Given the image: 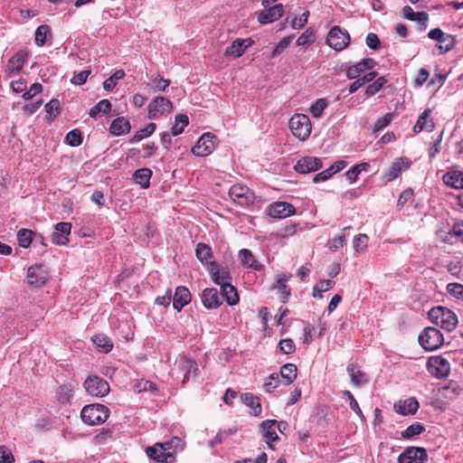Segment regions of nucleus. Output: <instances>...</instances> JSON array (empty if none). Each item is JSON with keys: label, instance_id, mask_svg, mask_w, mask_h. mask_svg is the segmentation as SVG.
<instances>
[{"label": "nucleus", "instance_id": "1", "mask_svg": "<svg viewBox=\"0 0 463 463\" xmlns=\"http://www.w3.org/2000/svg\"><path fill=\"white\" fill-rule=\"evenodd\" d=\"M429 318L432 323L449 332L454 330L458 325L456 314L449 308L442 306L432 307L429 311Z\"/></svg>", "mask_w": 463, "mask_h": 463}, {"label": "nucleus", "instance_id": "2", "mask_svg": "<svg viewBox=\"0 0 463 463\" xmlns=\"http://www.w3.org/2000/svg\"><path fill=\"white\" fill-rule=\"evenodd\" d=\"M81 420L89 425H97L106 421L109 409L102 404H90L83 407L80 412Z\"/></svg>", "mask_w": 463, "mask_h": 463}, {"label": "nucleus", "instance_id": "3", "mask_svg": "<svg viewBox=\"0 0 463 463\" xmlns=\"http://www.w3.org/2000/svg\"><path fill=\"white\" fill-rule=\"evenodd\" d=\"M443 335L436 327H426L419 335L420 345L427 351L438 349L443 344Z\"/></svg>", "mask_w": 463, "mask_h": 463}, {"label": "nucleus", "instance_id": "4", "mask_svg": "<svg viewBox=\"0 0 463 463\" xmlns=\"http://www.w3.org/2000/svg\"><path fill=\"white\" fill-rule=\"evenodd\" d=\"M289 128L292 134L300 140H306L311 133L309 118L304 114H295L289 119Z\"/></svg>", "mask_w": 463, "mask_h": 463}, {"label": "nucleus", "instance_id": "5", "mask_svg": "<svg viewBox=\"0 0 463 463\" xmlns=\"http://www.w3.org/2000/svg\"><path fill=\"white\" fill-rule=\"evenodd\" d=\"M229 196L233 203L242 207L252 204L256 198L254 193L241 184L232 185L229 190Z\"/></svg>", "mask_w": 463, "mask_h": 463}, {"label": "nucleus", "instance_id": "6", "mask_svg": "<svg viewBox=\"0 0 463 463\" xmlns=\"http://www.w3.org/2000/svg\"><path fill=\"white\" fill-rule=\"evenodd\" d=\"M197 370V364L194 361L185 356H182L175 361L171 373L176 378H179V375L183 373L182 383H185L189 381L191 374L195 375Z\"/></svg>", "mask_w": 463, "mask_h": 463}, {"label": "nucleus", "instance_id": "7", "mask_svg": "<svg viewBox=\"0 0 463 463\" xmlns=\"http://www.w3.org/2000/svg\"><path fill=\"white\" fill-rule=\"evenodd\" d=\"M84 388L89 394L95 397H104L109 392L108 382L97 375L89 376L84 382Z\"/></svg>", "mask_w": 463, "mask_h": 463}, {"label": "nucleus", "instance_id": "8", "mask_svg": "<svg viewBox=\"0 0 463 463\" xmlns=\"http://www.w3.org/2000/svg\"><path fill=\"white\" fill-rule=\"evenodd\" d=\"M326 43L334 50L342 51L349 44L350 35L339 26H334L328 33Z\"/></svg>", "mask_w": 463, "mask_h": 463}, {"label": "nucleus", "instance_id": "9", "mask_svg": "<svg viewBox=\"0 0 463 463\" xmlns=\"http://www.w3.org/2000/svg\"><path fill=\"white\" fill-rule=\"evenodd\" d=\"M146 452L149 458L162 463H172L175 454V450L169 451V447L164 446V443H156L153 447H148Z\"/></svg>", "mask_w": 463, "mask_h": 463}, {"label": "nucleus", "instance_id": "10", "mask_svg": "<svg viewBox=\"0 0 463 463\" xmlns=\"http://www.w3.org/2000/svg\"><path fill=\"white\" fill-rule=\"evenodd\" d=\"M427 460L426 449L419 447L407 448L398 458V463H426Z\"/></svg>", "mask_w": 463, "mask_h": 463}, {"label": "nucleus", "instance_id": "11", "mask_svg": "<svg viewBox=\"0 0 463 463\" xmlns=\"http://www.w3.org/2000/svg\"><path fill=\"white\" fill-rule=\"evenodd\" d=\"M284 14V6L281 4H276L264 7V10L257 12V20L261 24H269L279 20Z\"/></svg>", "mask_w": 463, "mask_h": 463}, {"label": "nucleus", "instance_id": "12", "mask_svg": "<svg viewBox=\"0 0 463 463\" xmlns=\"http://www.w3.org/2000/svg\"><path fill=\"white\" fill-rule=\"evenodd\" d=\"M428 371L437 378H443L449 375L450 371L449 363L441 356L430 357L427 363Z\"/></svg>", "mask_w": 463, "mask_h": 463}, {"label": "nucleus", "instance_id": "13", "mask_svg": "<svg viewBox=\"0 0 463 463\" xmlns=\"http://www.w3.org/2000/svg\"><path fill=\"white\" fill-rule=\"evenodd\" d=\"M214 136L211 133L203 134L197 141L196 145L192 148V152L197 156H206L214 149Z\"/></svg>", "mask_w": 463, "mask_h": 463}, {"label": "nucleus", "instance_id": "14", "mask_svg": "<svg viewBox=\"0 0 463 463\" xmlns=\"http://www.w3.org/2000/svg\"><path fill=\"white\" fill-rule=\"evenodd\" d=\"M268 214L272 218L283 219L295 213V207L286 202H276L268 207Z\"/></svg>", "mask_w": 463, "mask_h": 463}, {"label": "nucleus", "instance_id": "15", "mask_svg": "<svg viewBox=\"0 0 463 463\" xmlns=\"http://www.w3.org/2000/svg\"><path fill=\"white\" fill-rule=\"evenodd\" d=\"M172 102L165 97H156L148 106L150 118H156L165 112L172 110Z\"/></svg>", "mask_w": 463, "mask_h": 463}, {"label": "nucleus", "instance_id": "16", "mask_svg": "<svg viewBox=\"0 0 463 463\" xmlns=\"http://www.w3.org/2000/svg\"><path fill=\"white\" fill-rule=\"evenodd\" d=\"M47 272L43 265H34L27 270V281L30 286L42 287L47 280Z\"/></svg>", "mask_w": 463, "mask_h": 463}, {"label": "nucleus", "instance_id": "17", "mask_svg": "<svg viewBox=\"0 0 463 463\" xmlns=\"http://www.w3.org/2000/svg\"><path fill=\"white\" fill-rule=\"evenodd\" d=\"M321 159L313 156L300 158L294 166V169L300 174H307L317 171L322 167Z\"/></svg>", "mask_w": 463, "mask_h": 463}, {"label": "nucleus", "instance_id": "18", "mask_svg": "<svg viewBox=\"0 0 463 463\" xmlns=\"http://www.w3.org/2000/svg\"><path fill=\"white\" fill-rule=\"evenodd\" d=\"M71 224L70 222H58L55 231L52 234V241L56 245H66L69 241L68 235L71 233Z\"/></svg>", "mask_w": 463, "mask_h": 463}, {"label": "nucleus", "instance_id": "19", "mask_svg": "<svg viewBox=\"0 0 463 463\" xmlns=\"http://www.w3.org/2000/svg\"><path fill=\"white\" fill-rule=\"evenodd\" d=\"M428 36L431 40H435L439 43H443V41H448L446 45H439V48L442 50L444 52L450 51L455 43V37L451 34H445L439 28L432 29L429 32Z\"/></svg>", "mask_w": 463, "mask_h": 463}, {"label": "nucleus", "instance_id": "20", "mask_svg": "<svg viewBox=\"0 0 463 463\" xmlns=\"http://www.w3.org/2000/svg\"><path fill=\"white\" fill-rule=\"evenodd\" d=\"M208 272L213 281L220 287L232 281L229 271L224 269H220L216 263H211V267L208 268Z\"/></svg>", "mask_w": 463, "mask_h": 463}, {"label": "nucleus", "instance_id": "21", "mask_svg": "<svg viewBox=\"0 0 463 463\" xmlns=\"http://www.w3.org/2000/svg\"><path fill=\"white\" fill-rule=\"evenodd\" d=\"M195 255L199 261L207 269L211 267V263H216L213 260L212 248L203 242H199L196 245Z\"/></svg>", "mask_w": 463, "mask_h": 463}, {"label": "nucleus", "instance_id": "22", "mask_svg": "<svg viewBox=\"0 0 463 463\" xmlns=\"http://www.w3.org/2000/svg\"><path fill=\"white\" fill-rule=\"evenodd\" d=\"M277 420H267L261 422L260 429L263 437L267 439V443L270 449H274L271 442L279 439V436L276 432Z\"/></svg>", "mask_w": 463, "mask_h": 463}, {"label": "nucleus", "instance_id": "23", "mask_svg": "<svg viewBox=\"0 0 463 463\" xmlns=\"http://www.w3.org/2000/svg\"><path fill=\"white\" fill-rule=\"evenodd\" d=\"M191 301V294L185 287H177L173 297V307L176 311L181 309Z\"/></svg>", "mask_w": 463, "mask_h": 463}, {"label": "nucleus", "instance_id": "24", "mask_svg": "<svg viewBox=\"0 0 463 463\" xmlns=\"http://www.w3.org/2000/svg\"><path fill=\"white\" fill-rule=\"evenodd\" d=\"M419 409V402L414 398L399 401L394 404V411L402 415L414 414Z\"/></svg>", "mask_w": 463, "mask_h": 463}, {"label": "nucleus", "instance_id": "25", "mask_svg": "<svg viewBox=\"0 0 463 463\" xmlns=\"http://www.w3.org/2000/svg\"><path fill=\"white\" fill-rule=\"evenodd\" d=\"M202 302L206 308H217L222 304L216 288H205L202 294Z\"/></svg>", "mask_w": 463, "mask_h": 463}, {"label": "nucleus", "instance_id": "26", "mask_svg": "<svg viewBox=\"0 0 463 463\" xmlns=\"http://www.w3.org/2000/svg\"><path fill=\"white\" fill-rule=\"evenodd\" d=\"M346 166V162L344 160H339L334 163L327 169L318 173L313 178L314 183L325 182L329 179L333 175L340 172Z\"/></svg>", "mask_w": 463, "mask_h": 463}, {"label": "nucleus", "instance_id": "27", "mask_svg": "<svg viewBox=\"0 0 463 463\" xmlns=\"http://www.w3.org/2000/svg\"><path fill=\"white\" fill-rule=\"evenodd\" d=\"M402 166H404V168H409L410 162L407 159L404 160L403 158L395 160L390 168L384 173L383 177L385 182H391L398 177L402 170Z\"/></svg>", "mask_w": 463, "mask_h": 463}, {"label": "nucleus", "instance_id": "28", "mask_svg": "<svg viewBox=\"0 0 463 463\" xmlns=\"http://www.w3.org/2000/svg\"><path fill=\"white\" fill-rule=\"evenodd\" d=\"M430 109H425L418 118V120L413 127V130L416 133H419L422 130L431 131L434 128V123L432 119H430Z\"/></svg>", "mask_w": 463, "mask_h": 463}, {"label": "nucleus", "instance_id": "29", "mask_svg": "<svg viewBox=\"0 0 463 463\" xmlns=\"http://www.w3.org/2000/svg\"><path fill=\"white\" fill-rule=\"evenodd\" d=\"M346 370L354 385L362 386L368 382L366 373L355 364H349Z\"/></svg>", "mask_w": 463, "mask_h": 463}, {"label": "nucleus", "instance_id": "30", "mask_svg": "<svg viewBox=\"0 0 463 463\" xmlns=\"http://www.w3.org/2000/svg\"><path fill=\"white\" fill-rule=\"evenodd\" d=\"M443 182L455 189H463V172L450 171L443 175Z\"/></svg>", "mask_w": 463, "mask_h": 463}, {"label": "nucleus", "instance_id": "31", "mask_svg": "<svg viewBox=\"0 0 463 463\" xmlns=\"http://www.w3.org/2000/svg\"><path fill=\"white\" fill-rule=\"evenodd\" d=\"M239 257L241 259V264L247 268H251L255 270H261L263 269V265L255 260L250 250H241L239 252Z\"/></svg>", "mask_w": 463, "mask_h": 463}, {"label": "nucleus", "instance_id": "32", "mask_svg": "<svg viewBox=\"0 0 463 463\" xmlns=\"http://www.w3.org/2000/svg\"><path fill=\"white\" fill-rule=\"evenodd\" d=\"M221 295L230 306H234L239 302L237 290L231 282L221 287Z\"/></svg>", "mask_w": 463, "mask_h": 463}, {"label": "nucleus", "instance_id": "33", "mask_svg": "<svg viewBox=\"0 0 463 463\" xmlns=\"http://www.w3.org/2000/svg\"><path fill=\"white\" fill-rule=\"evenodd\" d=\"M130 128L131 126L128 120L124 118H117L112 121L109 127V131L114 136H120L124 133L129 132Z\"/></svg>", "mask_w": 463, "mask_h": 463}, {"label": "nucleus", "instance_id": "34", "mask_svg": "<svg viewBox=\"0 0 463 463\" xmlns=\"http://www.w3.org/2000/svg\"><path fill=\"white\" fill-rule=\"evenodd\" d=\"M151 176L152 171L149 168L137 169L133 174L135 183L140 184L142 188L149 187Z\"/></svg>", "mask_w": 463, "mask_h": 463}, {"label": "nucleus", "instance_id": "35", "mask_svg": "<svg viewBox=\"0 0 463 463\" xmlns=\"http://www.w3.org/2000/svg\"><path fill=\"white\" fill-rule=\"evenodd\" d=\"M241 398L243 403L252 410L251 413L254 416H258L261 413L260 401L257 396L251 393H244Z\"/></svg>", "mask_w": 463, "mask_h": 463}, {"label": "nucleus", "instance_id": "36", "mask_svg": "<svg viewBox=\"0 0 463 463\" xmlns=\"http://www.w3.org/2000/svg\"><path fill=\"white\" fill-rule=\"evenodd\" d=\"M245 40L237 39L225 50V56L240 57L245 52L247 45Z\"/></svg>", "mask_w": 463, "mask_h": 463}, {"label": "nucleus", "instance_id": "37", "mask_svg": "<svg viewBox=\"0 0 463 463\" xmlns=\"http://www.w3.org/2000/svg\"><path fill=\"white\" fill-rule=\"evenodd\" d=\"M289 276L283 274L279 276L277 280V285L274 288L279 289V297L283 303H286L288 297L290 296V288L286 285Z\"/></svg>", "mask_w": 463, "mask_h": 463}, {"label": "nucleus", "instance_id": "38", "mask_svg": "<svg viewBox=\"0 0 463 463\" xmlns=\"http://www.w3.org/2000/svg\"><path fill=\"white\" fill-rule=\"evenodd\" d=\"M280 375L288 385L297 378V366L293 364H286L280 368Z\"/></svg>", "mask_w": 463, "mask_h": 463}, {"label": "nucleus", "instance_id": "39", "mask_svg": "<svg viewBox=\"0 0 463 463\" xmlns=\"http://www.w3.org/2000/svg\"><path fill=\"white\" fill-rule=\"evenodd\" d=\"M74 387L71 383L61 385L56 392L57 399L61 403H67L71 401L73 396Z\"/></svg>", "mask_w": 463, "mask_h": 463}, {"label": "nucleus", "instance_id": "40", "mask_svg": "<svg viewBox=\"0 0 463 463\" xmlns=\"http://www.w3.org/2000/svg\"><path fill=\"white\" fill-rule=\"evenodd\" d=\"M369 167L370 165L365 162L357 164L345 173V176L350 183H354L356 181L358 175L362 172H367Z\"/></svg>", "mask_w": 463, "mask_h": 463}, {"label": "nucleus", "instance_id": "41", "mask_svg": "<svg viewBox=\"0 0 463 463\" xmlns=\"http://www.w3.org/2000/svg\"><path fill=\"white\" fill-rule=\"evenodd\" d=\"M24 63V54L23 52H17L14 54L7 63V71L9 72H19Z\"/></svg>", "mask_w": 463, "mask_h": 463}, {"label": "nucleus", "instance_id": "42", "mask_svg": "<svg viewBox=\"0 0 463 463\" xmlns=\"http://www.w3.org/2000/svg\"><path fill=\"white\" fill-rule=\"evenodd\" d=\"M111 109V103L109 99H102L90 109V118H96L99 114H108Z\"/></svg>", "mask_w": 463, "mask_h": 463}, {"label": "nucleus", "instance_id": "43", "mask_svg": "<svg viewBox=\"0 0 463 463\" xmlns=\"http://www.w3.org/2000/svg\"><path fill=\"white\" fill-rule=\"evenodd\" d=\"M188 117L184 114H179L175 117V123L171 128L172 136L175 137L183 133L184 128L188 125Z\"/></svg>", "mask_w": 463, "mask_h": 463}, {"label": "nucleus", "instance_id": "44", "mask_svg": "<svg viewBox=\"0 0 463 463\" xmlns=\"http://www.w3.org/2000/svg\"><path fill=\"white\" fill-rule=\"evenodd\" d=\"M92 341L99 349V351L103 353H109L113 347L110 339L103 335H97L93 336Z\"/></svg>", "mask_w": 463, "mask_h": 463}, {"label": "nucleus", "instance_id": "45", "mask_svg": "<svg viewBox=\"0 0 463 463\" xmlns=\"http://www.w3.org/2000/svg\"><path fill=\"white\" fill-rule=\"evenodd\" d=\"M156 124L155 123H149L146 128L139 129L136 132V134L130 138V143H137L144 139L145 137H147L151 136L155 130H156Z\"/></svg>", "mask_w": 463, "mask_h": 463}, {"label": "nucleus", "instance_id": "46", "mask_svg": "<svg viewBox=\"0 0 463 463\" xmlns=\"http://www.w3.org/2000/svg\"><path fill=\"white\" fill-rule=\"evenodd\" d=\"M124 77L125 71L123 70H118L113 75H111L103 82V88L106 90H113L117 86L118 80H122Z\"/></svg>", "mask_w": 463, "mask_h": 463}, {"label": "nucleus", "instance_id": "47", "mask_svg": "<svg viewBox=\"0 0 463 463\" xmlns=\"http://www.w3.org/2000/svg\"><path fill=\"white\" fill-rule=\"evenodd\" d=\"M315 32L312 27H308L297 40L299 46H309L315 42Z\"/></svg>", "mask_w": 463, "mask_h": 463}, {"label": "nucleus", "instance_id": "48", "mask_svg": "<svg viewBox=\"0 0 463 463\" xmlns=\"http://www.w3.org/2000/svg\"><path fill=\"white\" fill-rule=\"evenodd\" d=\"M425 430V428L420 422H415L410 425L405 430L402 432V438L411 439L416 435H420Z\"/></svg>", "mask_w": 463, "mask_h": 463}, {"label": "nucleus", "instance_id": "49", "mask_svg": "<svg viewBox=\"0 0 463 463\" xmlns=\"http://www.w3.org/2000/svg\"><path fill=\"white\" fill-rule=\"evenodd\" d=\"M33 232L27 229H21L17 233L19 245L23 248H28L33 241Z\"/></svg>", "mask_w": 463, "mask_h": 463}, {"label": "nucleus", "instance_id": "50", "mask_svg": "<svg viewBox=\"0 0 463 463\" xmlns=\"http://www.w3.org/2000/svg\"><path fill=\"white\" fill-rule=\"evenodd\" d=\"M51 29L48 25H40L35 31V43L38 46L44 45L47 35L50 34Z\"/></svg>", "mask_w": 463, "mask_h": 463}, {"label": "nucleus", "instance_id": "51", "mask_svg": "<svg viewBox=\"0 0 463 463\" xmlns=\"http://www.w3.org/2000/svg\"><path fill=\"white\" fill-rule=\"evenodd\" d=\"M328 103L326 99H318L311 107L310 113L314 118H320Z\"/></svg>", "mask_w": 463, "mask_h": 463}, {"label": "nucleus", "instance_id": "52", "mask_svg": "<svg viewBox=\"0 0 463 463\" xmlns=\"http://www.w3.org/2000/svg\"><path fill=\"white\" fill-rule=\"evenodd\" d=\"M66 141L71 146H78L82 143V137L78 129H73L66 135Z\"/></svg>", "mask_w": 463, "mask_h": 463}, {"label": "nucleus", "instance_id": "53", "mask_svg": "<svg viewBox=\"0 0 463 463\" xmlns=\"http://www.w3.org/2000/svg\"><path fill=\"white\" fill-rule=\"evenodd\" d=\"M386 83V80L383 77L378 78L376 80H374L372 84H370L365 90V94L367 96H373L376 94L380 90L383 88V86Z\"/></svg>", "mask_w": 463, "mask_h": 463}, {"label": "nucleus", "instance_id": "54", "mask_svg": "<svg viewBox=\"0 0 463 463\" xmlns=\"http://www.w3.org/2000/svg\"><path fill=\"white\" fill-rule=\"evenodd\" d=\"M279 347L284 354H289L295 352L296 346L292 339L285 338L279 341Z\"/></svg>", "mask_w": 463, "mask_h": 463}, {"label": "nucleus", "instance_id": "55", "mask_svg": "<svg viewBox=\"0 0 463 463\" xmlns=\"http://www.w3.org/2000/svg\"><path fill=\"white\" fill-rule=\"evenodd\" d=\"M364 71L365 70L364 69L362 62L359 61L346 70V76L350 80L356 79L359 78L361 73Z\"/></svg>", "mask_w": 463, "mask_h": 463}, {"label": "nucleus", "instance_id": "56", "mask_svg": "<svg viewBox=\"0 0 463 463\" xmlns=\"http://www.w3.org/2000/svg\"><path fill=\"white\" fill-rule=\"evenodd\" d=\"M343 394L347 397L351 410L354 411L360 418L363 419L364 414L359 407L358 402H356L351 392L344 391Z\"/></svg>", "mask_w": 463, "mask_h": 463}, {"label": "nucleus", "instance_id": "57", "mask_svg": "<svg viewBox=\"0 0 463 463\" xmlns=\"http://www.w3.org/2000/svg\"><path fill=\"white\" fill-rule=\"evenodd\" d=\"M279 383V377L278 373H271L266 380L264 383V389L268 392H271L275 390Z\"/></svg>", "mask_w": 463, "mask_h": 463}, {"label": "nucleus", "instance_id": "58", "mask_svg": "<svg viewBox=\"0 0 463 463\" xmlns=\"http://www.w3.org/2000/svg\"><path fill=\"white\" fill-rule=\"evenodd\" d=\"M293 37V35H289L284 37L281 41H279V43L273 49L272 57H275L276 55L281 53L285 49H287L290 44Z\"/></svg>", "mask_w": 463, "mask_h": 463}, {"label": "nucleus", "instance_id": "59", "mask_svg": "<svg viewBox=\"0 0 463 463\" xmlns=\"http://www.w3.org/2000/svg\"><path fill=\"white\" fill-rule=\"evenodd\" d=\"M60 101L56 99H52L45 105V111L51 118L59 114Z\"/></svg>", "mask_w": 463, "mask_h": 463}, {"label": "nucleus", "instance_id": "60", "mask_svg": "<svg viewBox=\"0 0 463 463\" xmlns=\"http://www.w3.org/2000/svg\"><path fill=\"white\" fill-rule=\"evenodd\" d=\"M447 290L451 296L463 299V285L459 283H449L447 285Z\"/></svg>", "mask_w": 463, "mask_h": 463}, {"label": "nucleus", "instance_id": "61", "mask_svg": "<svg viewBox=\"0 0 463 463\" xmlns=\"http://www.w3.org/2000/svg\"><path fill=\"white\" fill-rule=\"evenodd\" d=\"M368 237L366 234H359L354 239V248L356 251H362L367 247Z\"/></svg>", "mask_w": 463, "mask_h": 463}, {"label": "nucleus", "instance_id": "62", "mask_svg": "<svg viewBox=\"0 0 463 463\" xmlns=\"http://www.w3.org/2000/svg\"><path fill=\"white\" fill-rule=\"evenodd\" d=\"M308 15L309 12L306 11L299 17H294L290 23L291 27L293 29H301L302 27H304L307 23Z\"/></svg>", "mask_w": 463, "mask_h": 463}, {"label": "nucleus", "instance_id": "63", "mask_svg": "<svg viewBox=\"0 0 463 463\" xmlns=\"http://www.w3.org/2000/svg\"><path fill=\"white\" fill-rule=\"evenodd\" d=\"M14 458L11 450L5 446H0V463H14Z\"/></svg>", "mask_w": 463, "mask_h": 463}, {"label": "nucleus", "instance_id": "64", "mask_svg": "<svg viewBox=\"0 0 463 463\" xmlns=\"http://www.w3.org/2000/svg\"><path fill=\"white\" fill-rule=\"evenodd\" d=\"M448 270L452 276L459 279H463V269L459 262L449 263L448 265Z\"/></svg>", "mask_w": 463, "mask_h": 463}]
</instances>
